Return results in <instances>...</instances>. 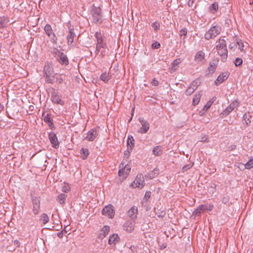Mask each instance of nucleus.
<instances>
[{
  "label": "nucleus",
  "mask_w": 253,
  "mask_h": 253,
  "mask_svg": "<svg viewBox=\"0 0 253 253\" xmlns=\"http://www.w3.org/2000/svg\"><path fill=\"white\" fill-rule=\"evenodd\" d=\"M95 37L97 41L95 53L96 54H98L101 49H106L107 48V43L104 42L102 35L100 32H96L95 34Z\"/></svg>",
  "instance_id": "obj_1"
},
{
  "label": "nucleus",
  "mask_w": 253,
  "mask_h": 253,
  "mask_svg": "<svg viewBox=\"0 0 253 253\" xmlns=\"http://www.w3.org/2000/svg\"><path fill=\"white\" fill-rule=\"evenodd\" d=\"M221 31V28L220 26L215 25L211 27L205 35V39L209 40L214 38L219 35Z\"/></svg>",
  "instance_id": "obj_2"
},
{
  "label": "nucleus",
  "mask_w": 253,
  "mask_h": 253,
  "mask_svg": "<svg viewBox=\"0 0 253 253\" xmlns=\"http://www.w3.org/2000/svg\"><path fill=\"white\" fill-rule=\"evenodd\" d=\"M92 16L93 21L95 24H100L102 22V15L101 14V9L100 7H94L92 12Z\"/></svg>",
  "instance_id": "obj_3"
},
{
  "label": "nucleus",
  "mask_w": 253,
  "mask_h": 253,
  "mask_svg": "<svg viewBox=\"0 0 253 253\" xmlns=\"http://www.w3.org/2000/svg\"><path fill=\"white\" fill-rule=\"evenodd\" d=\"M32 201V211L34 215H37L39 214L40 208V197L34 196H31Z\"/></svg>",
  "instance_id": "obj_4"
},
{
  "label": "nucleus",
  "mask_w": 253,
  "mask_h": 253,
  "mask_svg": "<svg viewBox=\"0 0 253 253\" xmlns=\"http://www.w3.org/2000/svg\"><path fill=\"white\" fill-rule=\"evenodd\" d=\"M145 185L144 177L142 174L139 173L137 175L135 180L131 183L133 187H140L142 188Z\"/></svg>",
  "instance_id": "obj_5"
},
{
  "label": "nucleus",
  "mask_w": 253,
  "mask_h": 253,
  "mask_svg": "<svg viewBox=\"0 0 253 253\" xmlns=\"http://www.w3.org/2000/svg\"><path fill=\"white\" fill-rule=\"evenodd\" d=\"M102 213L103 215L108 216L110 218H112L115 215V211L113 206L111 205L105 206L102 210Z\"/></svg>",
  "instance_id": "obj_6"
},
{
  "label": "nucleus",
  "mask_w": 253,
  "mask_h": 253,
  "mask_svg": "<svg viewBox=\"0 0 253 253\" xmlns=\"http://www.w3.org/2000/svg\"><path fill=\"white\" fill-rule=\"evenodd\" d=\"M44 31L48 37L50 39L52 42L55 43L56 39H55V35L54 34L50 25L47 24L44 28Z\"/></svg>",
  "instance_id": "obj_7"
},
{
  "label": "nucleus",
  "mask_w": 253,
  "mask_h": 253,
  "mask_svg": "<svg viewBox=\"0 0 253 253\" xmlns=\"http://www.w3.org/2000/svg\"><path fill=\"white\" fill-rule=\"evenodd\" d=\"M48 138L52 146L55 149L58 148L59 146V143L56 134L53 132H49L48 134Z\"/></svg>",
  "instance_id": "obj_8"
},
{
  "label": "nucleus",
  "mask_w": 253,
  "mask_h": 253,
  "mask_svg": "<svg viewBox=\"0 0 253 253\" xmlns=\"http://www.w3.org/2000/svg\"><path fill=\"white\" fill-rule=\"evenodd\" d=\"M139 121L142 125V127L140 128L139 132L141 133H146L149 129V123L148 121L145 120L143 118H139Z\"/></svg>",
  "instance_id": "obj_9"
},
{
  "label": "nucleus",
  "mask_w": 253,
  "mask_h": 253,
  "mask_svg": "<svg viewBox=\"0 0 253 253\" xmlns=\"http://www.w3.org/2000/svg\"><path fill=\"white\" fill-rule=\"evenodd\" d=\"M51 100L54 103L63 106L64 105V101L62 100L61 96L57 92H53L51 93Z\"/></svg>",
  "instance_id": "obj_10"
},
{
  "label": "nucleus",
  "mask_w": 253,
  "mask_h": 253,
  "mask_svg": "<svg viewBox=\"0 0 253 253\" xmlns=\"http://www.w3.org/2000/svg\"><path fill=\"white\" fill-rule=\"evenodd\" d=\"M239 106L237 101L234 100L223 111V115L227 116L235 108Z\"/></svg>",
  "instance_id": "obj_11"
},
{
  "label": "nucleus",
  "mask_w": 253,
  "mask_h": 253,
  "mask_svg": "<svg viewBox=\"0 0 253 253\" xmlns=\"http://www.w3.org/2000/svg\"><path fill=\"white\" fill-rule=\"evenodd\" d=\"M57 61H58L59 63L63 65H67L69 64V60L68 57L66 54H65L63 52L57 57H56Z\"/></svg>",
  "instance_id": "obj_12"
},
{
  "label": "nucleus",
  "mask_w": 253,
  "mask_h": 253,
  "mask_svg": "<svg viewBox=\"0 0 253 253\" xmlns=\"http://www.w3.org/2000/svg\"><path fill=\"white\" fill-rule=\"evenodd\" d=\"M98 135V131L96 129H92L87 132V136L85 139L88 141H92L95 139V138Z\"/></svg>",
  "instance_id": "obj_13"
},
{
  "label": "nucleus",
  "mask_w": 253,
  "mask_h": 253,
  "mask_svg": "<svg viewBox=\"0 0 253 253\" xmlns=\"http://www.w3.org/2000/svg\"><path fill=\"white\" fill-rule=\"evenodd\" d=\"M130 171V167L126 165L125 167L119 170L118 173L120 176H123V178H126Z\"/></svg>",
  "instance_id": "obj_14"
},
{
  "label": "nucleus",
  "mask_w": 253,
  "mask_h": 253,
  "mask_svg": "<svg viewBox=\"0 0 253 253\" xmlns=\"http://www.w3.org/2000/svg\"><path fill=\"white\" fill-rule=\"evenodd\" d=\"M76 37V34L74 32V29L69 27V34L67 36L68 43L69 45L72 44L74 42V38Z\"/></svg>",
  "instance_id": "obj_15"
},
{
  "label": "nucleus",
  "mask_w": 253,
  "mask_h": 253,
  "mask_svg": "<svg viewBox=\"0 0 253 253\" xmlns=\"http://www.w3.org/2000/svg\"><path fill=\"white\" fill-rule=\"evenodd\" d=\"M218 54L221 57V61L223 62L226 61L228 56V51L227 48L224 49L216 48Z\"/></svg>",
  "instance_id": "obj_16"
},
{
  "label": "nucleus",
  "mask_w": 253,
  "mask_h": 253,
  "mask_svg": "<svg viewBox=\"0 0 253 253\" xmlns=\"http://www.w3.org/2000/svg\"><path fill=\"white\" fill-rule=\"evenodd\" d=\"M43 72L44 77L53 75L54 71L51 65L49 63L46 64L43 69Z\"/></svg>",
  "instance_id": "obj_17"
},
{
  "label": "nucleus",
  "mask_w": 253,
  "mask_h": 253,
  "mask_svg": "<svg viewBox=\"0 0 253 253\" xmlns=\"http://www.w3.org/2000/svg\"><path fill=\"white\" fill-rule=\"evenodd\" d=\"M228 77V74L227 72H223L221 73L219 76L217 77V79L215 81V84L216 85H218L222 83L224 81L226 80Z\"/></svg>",
  "instance_id": "obj_18"
},
{
  "label": "nucleus",
  "mask_w": 253,
  "mask_h": 253,
  "mask_svg": "<svg viewBox=\"0 0 253 253\" xmlns=\"http://www.w3.org/2000/svg\"><path fill=\"white\" fill-rule=\"evenodd\" d=\"M134 223L132 221H128L124 225V229L128 232H131L134 230Z\"/></svg>",
  "instance_id": "obj_19"
},
{
  "label": "nucleus",
  "mask_w": 253,
  "mask_h": 253,
  "mask_svg": "<svg viewBox=\"0 0 253 253\" xmlns=\"http://www.w3.org/2000/svg\"><path fill=\"white\" fill-rule=\"evenodd\" d=\"M44 122L48 123V126L51 129L55 128V126L53 122V120L50 117L48 114H47L43 119Z\"/></svg>",
  "instance_id": "obj_20"
},
{
  "label": "nucleus",
  "mask_w": 253,
  "mask_h": 253,
  "mask_svg": "<svg viewBox=\"0 0 253 253\" xmlns=\"http://www.w3.org/2000/svg\"><path fill=\"white\" fill-rule=\"evenodd\" d=\"M110 231V227L109 226L105 225L104 226L102 229L101 230L100 232L99 235V237L100 238H103L108 234Z\"/></svg>",
  "instance_id": "obj_21"
},
{
  "label": "nucleus",
  "mask_w": 253,
  "mask_h": 253,
  "mask_svg": "<svg viewBox=\"0 0 253 253\" xmlns=\"http://www.w3.org/2000/svg\"><path fill=\"white\" fill-rule=\"evenodd\" d=\"M207 209V207L205 205H200L193 212V214L197 216L199 215L202 211L206 210Z\"/></svg>",
  "instance_id": "obj_22"
},
{
  "label": "nucleus",
  "mask_w": 253,
  "mask_h": 253,
  "mask_svg": "<svg viewBox=\"0 0 253 253\" xmlns=\"http://www.w3.org/2000/svg\"><path fill=\"white\" fill-rule=\"evenodd\" d=\"M152 153L155 156H161L163 154L162 147L159 145L154 147L153 149Z\"/></svg>",
  "instance_id": "obj_23"
},
{
  "label": "nucleus",
  "mask_w": 253,
  "mask_h": 253,
  "mask_svg": "<svg viewBox=\"0 0 253 253\" xmlns=\"http://www.w3.org/2000/svg\"><path fill=\"white\" fill-rule=\"evenodd\" d=\"M137 212V207H133L128 211V215L130 218L134 219L136 217Z\"/></svg>",
  "instance_id": "obj_24"
},
{
  "label": "nucleus",
  "mask_w": 253,
  "mask_h": 253,
  "mask_svg": "<svg viewBox=\"0 0 253 253\" xmlns=\"http://www.w3.org/2000/svg\"><path fill=\"white\" fill-rule=\"evenodd\" d=\"M201 96H202V94L200 92H197L195 94V95L194 96V98L193 99V101H192L193 105L195 106L199 103V102H200Z\"/></svg>",
  "instance_id": "obj_25"
},
{
  "label": "nucleus",
  "mask_w": 253,
  "mask_h": 253,
  "mask_svg": "<svg viewBox=\"0 0 253 253\" xmlns=\"http://www.w3.org/2000/svg\"><path fill=\"white\" fill-rule=\"evenodd\" d=\"M119 239V237L118 235L116 234H114L110 236L109 239L108 243L110 245L111 244H116L117 242H118V240Z\"/></svg>",
  "instance_id": "obj_26"
},
{
  "label": "nucleus",
  "mask_w": 253,
  "mask_h": 253,
  "mask_svg": "<svg viewBox=\"0 0 253 253\" xmlns=\"http://www.w3.org/2000/svg\"><path fill=\"white\" fill-rule=\"evenodd\" d=\"M218 44L216 45V48L224 49L227 48L226 42L224 39H219L218 41Z\"/></svg>",
  "instance_id": "obj_27"
},
{
  "label": "nucleus",
  "mask_w": 253,
  "mask_h": 253,
  "mask_svg": "<svg viewBox=\"0 0 253 253\" xmlns=\"http://www.w3.org/2000/svg\"><path fill=\"white\" fill-rule=\"evenodd\" d=\"M127 144V147L130 148V150H132L134 146V139L132 136H128Z\"/></svg>",
  "instance_id": "obj_28"
},
{
  "label": "nucleus",
  "mask_w": 253,
  "mask_h": 253,
  "mask_svg": "<svg viewBox=\"0 0 253 253\" xmlns=\"http://www.w3.org/2000/svg\"><path fill=\"white\" fill-rule=\"evenodd\" d=\"M80 154L83 160H85L87 158V156H88L89 152L87 149L83 148L81 150Z\"/></svg>",
  "instance_id": "obj_29"
},
{
  "label": "nucleus",
  "mask_w": 253,
  "mask_h": 253,
  "mask_svg": "<svg viewBox=\"0 0 253 253\" xmlns=\"http://www.w3.org/2000/svg\"><path fill=\"white\" fill-rule=\"evenodd\" d=\"M205 57V53L202 51H198L195 56V59L198 61H201Z\"/></svg>",
  "instance_id": "obj_30"
},
{
  "label": "nucleus",
  "mask_w": 253,
  "mask_h": 253,
  "mask_svg": "<svg viewBox=\"0 0 253 253\" xmlns=\"http://www.w3.org/2000/svg\"><path fill=\"white\" fill-rule=\"evenodd\" d=\"M66 197V194H60L57 196V200L60 204H63L65 203Z\"/></svg>",
  "instance_id": "obj_31"
},
{
  "label": "nucleus",
  "mask_w": 253,
  "mask_h": 253,
  "mask_svg": "<svg viewBox=\"0 0 253 253\" xmlns=\"http://www.w3.org/2000/svg\"><path fill=\"white\" fill-rule=\"evenodd\" d=\"M243 118L247 125H249L251 122L252 116L250 113H246L243 116Z\"/></svg>",
  "instance_id": "obj_32"
},
{
  "label": "nucleus",
  "mask_w": 253,
  "mask_h": 253,
  "mask_svg": "<svg viewBox=\"0 0 253 253\" xmlns=\"http://www.w3.org/2000/svg\"><path fill=\"white\" fill-rule=\"evenodd\" d=\"M100 79L105 83H107L110 79V76L108 74H107L106 73H104L101 75Z\"/></svg>",
  "instance_id": "obj_33"
},
{
  "label": "nucleus",
  "mask_w": 253,
  "mask_h": 253,
  "mask_svg": "<svg viewBox=\"0 0 253 253\" xmlns=\"http://www.w3.org/2000/svg\"><path fill=\"white\" fill-rule=\"evenodd\" d=\"M44 77L46 83L51 84L54 83L55 78L53 75L49 76H44Z\"/></svg>",
  "instance_id": "obj_34"
},
{
  "label": "nucleus",
  "mask_w": 253,
  "mask_h": 253,
  "mask_svg": "<svg viewBox=\"0 0 253 253\" xmlns=\"http://www.w3.org/2000/svg\"><path fill=\"white\" fill-rule=\"evenodd\" d=\"M210 9L212 13L216 12L218 9V3L217 2H214L212 3L210 6Z\"/></svg>",
  "instance_id": "obj_35"
},
{
  "label": "nucleus",
  "mask_w": 253,
  "mask_h": 253,
  "mask_svg": "<svg viewBox=\"0 0 253 253\" xmlns=\"http://www.w3.org/2000/svg\"><path fill=\"white\" fill-rule=\"evenodd\" d=\"M181 62V60L180 59H175L172 63V70L175 71L177 69V66L178 64Z\"/></svg>",
  "instance_id": "obj_36"
},
{
  "label": "nucleus",
  "mask_w": 253,
  "mask_h": 253,
  "mask_svg": "<svg viewBox=\"0 0 253 253\" xmlns=\"http://www.w3.org/2000/svg\"><path fill=\"white\" fill-rule=\"evenodd\" d=\"M41 220H42V223L45 224L49 221V217L47 214L43 213L41 215Z\"/></svg>",
  "instance_id": "obj_37"
},
{
  "label": "nucleus",
  "mask_w": 253,
  "mask_h": 253,
  "mask_svg": "<svg viewBox=\"0 0 253 253\" xmlns=\"http://www.w3.org/2000/svg\"><path fill=\"white\" fill-rule=\"evenodd\" d=\"M200 82L198 80H194L190 84V86L192 88H194L196 90L197 87L200 85Z\"/></svg>",
  "instance_id": "obj_38"
},
{
  "label": "nucleus",
  "mask_w": 253,
  "mask_h": 253,
  "mask_svg": "<svg viewBox=\"0 0 253 253\" xmlns=\"http://www.w3.org/2000/svg\"><path fill=\"white\" fill-rule=\"evenodd\" d=\"M7 23V21L5 18H0V29L5 27Z\"/></svg>",
  "instance_id": "obj_39"
},
{
  "label": "nucleus",
  "mask_w": 253,
  "mask_h": 253,
  "mask_svg": "<svg viewBox=\"0 0 253 253\" xmlns=\"http://www.w3.org/2000/svg\"><path fill=\"white\" fill-rule=\"evenodd\" d=\"M195 91V90L194 89V88H192L189 85V86L186 90L185 93L186 95L189 96L192 94Z\"/></svg>",
  "instance_id": "obj_40"
},
{
  "label": "nucleus",
  "mask_w": 253,
  "mask_h": 253,
  "mask_svg": "<svg viewBox=\"0 0 253 253\" xmlns=\"http://www.w3.org/2000/svg\"><path fill=\"white\" fill-rule=\"evenodd\" d=\"M51 53L54 55V57L56 58L62 53V51H61L59 49L54 48L53 49V50L51 51Z\"/></svg>",
  "instance_id": "obj_41"
},
{
  "label": "nucleus",
  "mask_w": 253,
  "mask_h": 253,
  "mask_svg": "<svg viewBox=\"0 0 253 253\" xmlns=\"http://www.w3.org/2000/svg\"><path fill=\"white\" fill-rule=\"evenodd\" d=\"M247 169H250L253 168V159H250L245 165Z\"/></svg>",
  "instance_id": "obj_42"
},
{
  "label": "nucleus",
  "mask_w": 253,
  "mask_h": 253,
  "mask_svg": "<svg viewBox=\"0 0 253 253\" xmlns=\"http://www.w3.org/2000/svg\"><path fill=\"white\" fill-rule=\"evenodd\" d=\"M193 163H189V164H187V165L184 166L182 169V172H185V171H187L188 169L191 168L193 167Z\"/></svg>",
  "instance_id": "obj_43"
},
{
  "label": "nucleus",
  "mask_w": 253,
  "mask_h": 253,
  "mask_svg": "<svg viewBox=\"0 0 253 253\" xmlns=\"http://www.w3.org/2000/svg\"><path fill=\"white\" fill-rule=\"evenodd\" d=\"M243 60L241 58H237L234 61V64L236 66H239L242 65Z\"/></svg>",
  "instance_id": "obj_44"
},
{
  "label": "nucleus",
  "mask_w": 253,
  "mask_h": 253,
  "mask_svg": "<svg viewBox=\"0 0 253 253\" xmlns=\"http://www.w3.org/2000/svg\"><path fill=\"white\" fill-rule=\"evenodd\" d=\"M237 44L239 45V49H240L241 51H243L244 50V48L245 45L241 40L238 41L237 42Z\"/></svg>",
  "instance_id": "obj_45"
},
{
  "label": "nucleus",
  "mask_w": 253,
  "mask_h": 253,
  "mask_svg": "<svg viewBox=\"0 0 253 253\" xmlns=\"http://www.w3.org/2000/svg\"><path fill=\"white\" fill-rule=\"evenodd\" d=\"M215 69L216 66L214 64L212 65L211 63L210 64V66L208 68V70L210 73H213L215 71Z\"/></svg>",
  "instance_id": "obj_46"
},
{
  "label": "nucleus",
  "mask_w": 253,
  "mask_h": 253,
  "mask_svg": "<svg viewBox=\"0 0 253 253\" xmlns=\"http://www.w3.org/2000/svg\"><path fill=\"white\" fill-rule=\"evenodd\" d=\"M55 79L56 80V82L59 84H62L63 81V79H62V76L61 75L56 76Z\"/></svg>",
  "instance_id": "obj_47"
},
{
  "label": "nucleus",
  "mask_w": 253,
  "mask_h": 253,
  "mask_svg": "<svg viewBox=\"0 0 253 253\" xmlns=\"http://www.w3.org/2000/svg\"><path fill=\"white\" fill-rule=\"evenodd\" d=\"M152 27L155 30H157L160 29V25L159 23L155 22L152 24Z\"/></svg>",
  "instance_id": "obj_48"
},
{
  "label": "nucleus",
  "mask_w": 253,
  "mask_h": 253,
  "mask_svg": "<svg viewBox=\"0 0 253 253\" xmlns=\"http://www.w3.org/2000/svg\"><path fill=\"white\" fill-rule=\"evenodd\" d=\"M62 191L64 192H68L70 191V188L69 185H64L62 186Z\"/></svg>",
  "instance_id": "obj_49"
},
{
  "label": "nucleus",
  "mask_w": 253,
  "mask_h": 253,
  "mask_svg": "<svg viewBox=\"0 0 253 253\" xmlns=\"http://www.w3.org/2000/svg\"><path fill=\"white\" fill-rule=\"evenodd\" d=\"M151 194V192L150 191H147L146 192L144 199L147 201L148 199L150 197Z\"/></svg>",
  "instance_id": "obj_50"
},
{
  "label": "nucleus",
  "mask_w": 253,
  "mask_h": 253,
  "mask_svg": "<svg viewBox=\"0 0 253 253\" xmlns=\"http://www.w3.org/2000/svg\"><path fill=\"white\" fill-rule=\"evenodd\" d=\"M211 104H212V103L211 101H209L208 102H207L206 105H205L204 106V107L203 108V110H204L205 111L208 110L211 106Z\"/></svg>",
  "instance_id": "obj_51"
},
{
  "label": "nucleus",
  "mask_w": 253,
  "mask_h": 253,
  "mask_svg": "<svg viewBox=\"0 0 253 253\" xmlns=\"http://www.w3.org/2000/svg\"><path fill=\"white\" fill-rule=\"evenodd\" d=\"M152 47L154 49L159 48L160 47V43L157 42H156L152 44Z\"/></svg>",
  "instance_id": "obj_52"
},
{
  "label": "nucleus",
  "mask_w": 253,
  "mask_h": 253,
  "mask_svg": "<svg viewBox=\"0 0 253 253\" xmlns=\"http://www.w3.org/2000/svg\"><path fill=\"white\" fill-rule=\"evenodd\" d=\"M187 29L186 28H184L182 29H181L180 31H179V34L180 36H182V35H184V36H186L187 35Z\"/></svg>",
  "instance_id": "obj_53"
},
{
  "label": "nucleus",
  "mask_w": 253,
  "mask_h": 253,
  "mask_svg": "<svg viewBox=\"0 0 253 253\" xmlns=\"http://www.w3.org/2000/svg\"><path fill=\"white\" fill-rule=\"evenodd\" d=\"M229 199L230 198H229V196L224 197L222 200V203H223L224 204H227L229 202Z\"/></svg>",
  "instance_id": "obj_54"
},
{
  "label": "nucleus",
  "mask_w": 253,
  "mask_h": 253,
  "mask_svg": "<svg viewBox=\"0 0 253 253\" xmlns=\"http://www.w3.org/2000/svg\"><path fill=\"white\" fill-rule=\"evenodd\" d=\"M151 84L153 85L158 86L159 84V82L155 79H153L151 81Z\"/></svg>",
  "instance_id": "obj_55"
},
{
  "label": "nucleus",
  "mask_w": 253,
  "mask_h": 253,
  "mask_svg": "<svg viewBox=\"0 0 253 253\" xmlns=\"http://www.w3.org/2000/svg\"><path fill=\"white\" fill-rule=\"evenodd\" d=\"M130 150V148L128 147H127V151H126L124 153V156H125V157L126 158H128L129 155H130V152H129Z\"/></svg>",
  "instance_id": "obj_56"
},
{
  "label": "nucleus",
  "mask_w": 253,
  "mask_h": 253,
  "mask_svg": "<svg viewBox=\"0 0 253 253\" xmlns=\"http://www.w3.org/2000/svg\"><path fill=\"white\" fill-rule=\"evenodd\" d=\"M64 232H66V231H65L64 230H62V231H60L59 232H58L57 234V236L59 238H62L63 237V236Z\"/></svg>",
  "instance_id": "obj_57"
},
{
  "label": "nucleus",
  "mask_w": 253,
  "mask_h": 253,
  "mask_svg": "<svg viewBox=\"0 0 253 253\" xmlns=\"http://www.w3.org/2000/svg\"><path fill=\"white\" fill-rule=\"evenodd\" d=\"M147 176L149 177V178L152 179L156 177L155 174L153 173V171L150 172L148 174Z\"/></svg>",
  "instance_id": "obj_58"
},
{
  "label": "nucleus",
  "mask_w": 253,
  "mask_h": 253,
  "mask_svg": "<svg viewBox=\"0 0 253 253\" xmlns=\"http://www.w3.org/2000/svg\"><path fill=\"white\" fill-rule=\"evenodd\" d=\"M236 47V43L233 42L230 44L229 45V48L230 49H234Z\"/></svg>",
  "instance_id": "obj_59"
},
{
  "label": "nucleus",
  "mask_w": 253,
  "mask_h": 253,
  "mask_svg": "<svg viewBox=\"0 0 253 253\" xmlns=\"http://www.w3.org/2000/svg\"><path fill=\"white\" fill-rule=\"evenodd\" d=\"M193 3H194V0H189V1H188V5L189 6V7H193Z\"/></svg>",
  "instance_id": "obj_60"
},
{
  "label": "nucleus",
  "mask_w": 253,
  "mask_h": 253,
  "mask_svg": "<svg viewBox=\"0 0 253 253\" xmlns=\"http://www.w3.org/2000/svg\"><path fill=\"white\" fill-rule=\"evenodd\" d=\"M105 49H103L102 50H101V49H100V55L103 57L105 55Z\"/></svg>",
  "instance_id": "obj_61"
},
{
  "label": "nucleus",
  "mask_w": 253,
  "mask_h": 253,
  "mask_svg": "<svg viewBox=\"0 0 253 253\" xmlns=\"http://www.w3.org/2000/svg\"><path fill=\"white\" fill-rule=\"evenodd\" d=\"M153 173L155 174V176H157L159 174V169H154L152 171Z\"/></svg>",
  "instance_id": "obj_62"
},
{
  "label": "nucleus",
  "mask_w": 253,
  "mask_h": 253,
  "mask_svg": "<svg viewBox=\"0 0 253 253\" xmlns=\"http://www.w3.org/2000/svg\"><path fill=\"white\" fill-rule=\"evenodd\" d=\"M207 137L206 135H204L201 137V141L202 142H206L207 141Z\"/></svg>",
  "instance_id": "obj_63"
},
{
  "label": "nucleus",
  "mask_w": 253,
  "mask_h": 253,
  "mask_svg": "<svg viewBox=\"0 0 253 253\" xmlns=\"http://www.w3.org/2000/svg\"><path fill=\"white\" fill-rule=\"evenodd\" d=\"M165 214H166L165 211H162L161 212L160 214L158 215V217H163L165 215Z\"/></svg>",
  "instance_id": "obj_64"
}]
</instances>
